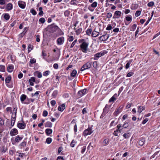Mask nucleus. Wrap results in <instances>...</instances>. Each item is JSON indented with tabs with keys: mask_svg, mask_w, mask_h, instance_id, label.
I'll use <instances>...</instances> for the list:
<instances>
[{
	"mask_svg": "<svg viewBox=\"0 0 160 160\" xmlns=\"http://www.w3.org/2000/svg\"><path fill=\"white\" fill-rule=\"evenodd\" d=\"M89 44V41L88 38L81 39V51L86 53L88 50Z\"/></svg>",
	"mask_w": 160,
	"mask_h": 160,
	"instance_id": "f257e3e1",
	"label": "nucleus"
},
{
	"mask_svg": "<svg viewBox=\"0 0 160 160\" xmlns=\"http://www.w3.org/2000/svg\"><path fill=\"white\" fill-rule=\"evenodd\" d=\"M23 138V136H20L19 135H18L14 138H12L11 139V140L12 144L14 145L16 143H19L21 140H22Z\"/></svg>",
	"mask_w": 160,
	"mask_h": 160,
	"instance_id": "f03ea898",
	"label": "nucleus"
},
{
	"mask_svg": "<svg viewBox=\"0 0 160 160\" xmlns=\"http://www.w3.org/2000/svg\"><path fill=\"white\" fill-rule=\"evenodd\" d=\"M17 126L18 128L21 129H24L26 127V123L25 122L23 118L21 121H19L17 124Z\"/></svg>",
	"mask_w": 160,
	"mask_h": 160,
	"instance_id": "7ed1b4c3",
	"label": "nucleus"
},
{
	"mask_svg": "<svg viewBox=\"0 0 160 160\" xmlns=\"http://www.w3.org/2000/svg\"><path fill=\"white\" fill-rule=\"evenodd\" d=\"M49 32H55L58 29V27L54 23L49 25L48 27Z\"/></svg>",
	"mask_w": 160,
	"mask_h": 160,
	"instance_id": "20e7f679",
	"label": "nucleus"
},
{
	"mask_svg": "<svg viewBox=\"0 0 160 160\" xmlns=\"http://www.w3.org/2000/svg\"><path fill=\"white\" fill-rule=\"evenodd\" d=\"M12 79V77L11 75H9L5 79V82L6 85L7 87L9 88H12V85H9V83L10 82Z\"/></svg>",
	"mask_w": 160,
	"mask_h": 160,
	"instance_id": "39448f33",
	"label": "nucleus"
},
{
	"mask_svg": "<svg viewBox=\"0 0 160 160\" xmlns=\"http://www.w3.org/2000/svg\"><path fill=\"white\" fill-rule=\"evenodd\" d=\"M65 41V38L63 37H61L58 38L56 41L57 44L58 45H62Z\"/></svg>",
	"mask_w": 160,
	"mask_h": 160,
	"instance_id": "423d86ee",
	"label": "nucleus"
},
{
	"mask_svg": "<svg viewBox=\"0 0 160 160\" xmlns=\"http://www.w3.org/2000/svg\"><path fill=\"white\" fill-rule=\"evenodd\" d=\"M92 64L90 62H88L83 66L81 68V71H83L85 70L90 68Z\"/></svg>",
	"mask_w": 160,
	"mask_h": 160,
	"instance_id": "0eeeda50",
	"label": "nucleus"
},
{
	"mask_svg": "<svg viewBox=\"0 0 160 160\" xmlns=\"http://www.w3.org/2000/svg\"><path fill=\"white\" fill-rule=\"evenodd\" d=\"M93 132L91 128H88L83 132V135L84 136L91 134Z\"/></svg>",
	"mask_w": 160,
	"mask_h": 160,
	"instance_id": "6e6552de",
	"label": "nucleus"
},
{
	"mask_svg": "<svg viewBox=\"0 0 160 160\" xmlns=\"http://www.w3.org/2000/svg\"><path fill=\"white\" fill-rule=\"evenodd\" d=\"M110 108V107L109 105L108 104L106 105L105 107L103 109V112L102 114V116L105 115L106 114L109 112Z\"/></svg>",
	"mask_w": 160,
	"mask_h": 160,
	"instance_id": "1a4fd4ad",
	"label": "nucleus"
},
{
	"mask_svg": "<svg viewBox=\"0 0 160 160\" xmlns=\"http://www.w3.org/2000/svg\"><path fill=\"white\" fill-rule=\"evenodd\" d=\"M18 133V130L15 128L12 129L10 132V135L11 136H15L17 135Z\"/></svg>",
	"mask_w": 160,
	"mask_h": 160,
	"instance_id": "9d476101",
	"label": "nucleus"
},
{
	"mask_svg": "<svg viewBox=\"0 0 160 160\" xmlns=\"http://www.w3.org/2000/svg\"><path fill=\"white\" fill-rule=\"evenodd\" d=\"M78 24V22H76L74 24V29L76 30V34L77 35L79 34L80 33V28L78 27V26L77 25Z\"/></svg>",
	"mask_w": 160,
	"mask_h": 160,
	"instance_id": "9b49d317",
	"label": "nucleus"
},
{
	"mask_svg": "<svg viewBox=\"0 0 160 160\" xmlns=\"http://www.w3.org/2000/svg\"><path fill=\"white\" fill-rule=\"evenodd\" d=\"M19 7L21 8L24 9L26 7V3L25 2L22 1H19L18 2Z\"/></svg>",
	"mask_w": 160,
	"mask_h": 160,
	"instance_id": "f8f14e48",
	"label": "nucleus"
},
{
	"mask_svg": "<svg viewBox=\"0 0 160 160\" xmlns=\"http://www.w3.org/2000/svg\"><path fill=\"white\" fill-rule=\"evenodd\" d=\"M125 20L127 22L125 21V23L126 25H128L132 21V18L131 16H127L125 17Z\"/></svg>",
	"mask_w": 160,
	"mask_h": 160,
	"instance_id": "ddd939ff",
	"label": "nucleus"
},
{
	"mask_svg": "<svg viewBox=\"0 0 160 160\" xmlns=\"http://www.w3.org/2000/svg\"><path fill=\"white\" fill-rule=\"evenodd\" d=\"M121 12L119 11H116L114 12V15L113 16V18H119L121 15Z\"/></svg>",
	"mask_w": 160,
	"mask_h": 160,
	"instance_id": "4468645a",
	"label": "nucleus"
},
{
	"mask_svg": "<svg viewBox=\"0 0 160 160\" xmlns=\"http://www.w3.org/2000/svg\"><path fill=\"white\" fill-rule=\"evenodd\" d=\"M109 36L106 34L103 35L99 38V39L101 41H106L108 38Z\"/></svg>",
	"mask_w": 160,
	"mask_h": 160,
	"instance_id": "2eb2a0df",
	"label": "nucleus"
},
{
	"mask_svg": "<svg viewBox=\"0 0 160 160\" xmlns=\"http://www.w3.org/2000/svg\"><path fill=\"white\" fill-rule=\"evenodd\" d=\"M122 107L120 106L118 108H117L114 113V115L117 116L122 111Z\"/></svg>",
	"mask_w": 160,
	"mask_h": 160,
	"instance_id": "dca6fc26",
	"label": "nucleus"
},
{
	"mask_svg": "<svg viewBox=\"0 0 160 160\" xmlns=\"http://www.w3.org/2000/svg\"><path fill=\"white\" fill-rule=\"evenodd\" d=\"M14 69V66L12 64L8 65L7 68V71L9 72H12Z\"/></svg>",
	"mask_w": 160,
	"mask_h": 160,
	"instance_id": "f3484780",
	"label": "nucleus"
},
{
	"mask_svg": "<svg viewBox=\"0 0 160 160\" xmlns=\"http://www.w3.org/2000/svg\"><path fill=\"white\" fill-rule=\"evenodd\" d=\"M34 75L36 76L38 78H41L42 77V75L41 72L38 71H36L34 72Z\"/></svg>",
	"mask_w": 160,
	"mask_h": 160,
	"instance_id": "a211bd4d",
	"label": "nucleus"
},
{
	"mask_svg": "<svg viewBox=\"0 0 160 160\" xmlns=\"http://www.w3.org/2000/svg\"><path fill=\"white\" fill-rule=\"evenodd\" d=\"M145 140L144 138H142L138 142V145L140 146H142L145 143Z\"/></svg>",
	"mask_w": 160,
	"mask_h": 160,
	"instance_id": "6ab92c4d",
	"label": "nucleus"
},
{
	"mask_svg": "<svg viewBox=\"0 0 160 160\" xmlns=\"http://www.w3.org/2000/svg\"><path fill=\"white\" fill-rule=\"evenodd\" d=\"M65 108V103H63L61 105L58 106V110L61 112H62Z\"/></svg>",
	"mask_w": 160,
	"mask_h": 160,
	"instance_id": "aec40b11",
	"label": "nucleus"
},
{
	"mask_svg": "<svg viewBox=\"0 0 160 160\" xmlns=\"http://www.w3.org/2000/svg\"><path fill=\"white\" fill-rule=\"evenodd\" d=\"M27 142L25 140H23L19 144V147L21 149L23 148L26 146L27 145Z\"/></svg>",
	"mask_w": 160,
	"mask_h": 160,
	"instance_id": "412c9836",
	"label": "nucleus"
},
{
	"mask_svg": "<svg viewBox=\"0 0 160 160\" xmlns=\"http://www.w3.org/2000/svg\"><path fill=\"white\" fill-rule=\"evenodd\" d=\"M34 99L33 98H27V100H26V101L24 102V103L25 104H29L30 103V101L31 102H33L34 101Z\"/></svg>",
	"mask_w": 160,
	"mask_h": 160,
	"instance_id": "4be33fe9",
	"label": "nucleus"
},
{
	"mask_svg": "<svg viewBox=\"0 0 160 160\" xmlns=\"http://www.w3.org/2000/svg\"><path fill=\"white\" fill-rule=\"evenodd\" d=\"M27 96L24 94L20 96V100L22 102L24 103L23 102L27 98Z\"/></svg>",
	"mask_w": 160,
	"mask_h": 160,
	"instance_id": "5701e85b",
	"label": "nucleus"
},
{
	"mask_svg": "<svg viewBox=\"0 0 160 160\" xmlns=\"http://www.w3.org/2000/svg\"><path fill=\"white\" fill-rule=\"evenodd\" d=\"M13 5L11 3H9L7 4L6 6V9L8 11H9L12 9Z\"/></svg>",
	"mask_w": 160,
	"mask_h": 160,
	"instance_id": "b1692460",
	"label": "nucleus"
},
{
	"mask_svg": "<svg viewBox=\"0 0 160 160\" xmlns=\"http://www.w3.org/2000/svg\"><path fill=\"white\" fill-rule=\"evenodd\" d=\"M145 107L144 106H141L138 107V112L140 114L143 110L145 109Z\"/></svg>",
	"mask_w": 160,
	"mask_h": 160,
	"instance_id": "393cba45",
	"label": "nucleus"
},
{
	"mask_svg": "<svg viewBox=\"0 0 160 160\" xmlns=\"http://www.w3.org/2000/svg\"><path fill=\"white\" fill-rule=\"evenodd\" d=\"M130 122V120H128L126 121L125 122H124V124L123 125H122V128H127Z\"/></svg>",
	"mask_w": 160,
	"mask_h": 160,
	"instance_id": "a878e982",
	"label": "nucleus"
},
{
	"mask_svg": "<svg viewBox=\"0 0 160 160\" xmlns=\"http://www.w3.org/2000/svg\"><path fill=\"white\" fill-rule=\"evenodd\" d=\"M45 132L47 135L49 136L50 134L52 133V130L51 129L47 128L45 130Z\"/></svg>",
	"mask_w": 160,
	"mask_h": 160,
	"instance_id": "bb28decb",
	"label": "nucleus"
},
{
	"mask_svg": "<svg viewBox=\"0 0 160 160\" xmlns=\"http://www.w3.org/2000/svg\"><path fill=\"white\" fill-rule=\"evenodd\" d=\"M138 7V5L137 4H132L131 6V8L132 10H135L137 9Z\"/></svg>",
	"mask_w": 160,
	"mask_h": 160,
	"instance_id": "cd10ccee",
	"label": "nucleus"
},
{
	"mask_svg": "<svg viewBox=\"0 0 160 160\" xmlns=\"http://www.w3.org/2000/svg\"><path fill=\"white\" fill-rule=\"evenodd\" d=\"M16 119V117L15 116L14 117H13V115L12 116L11 121V126L13 127L15 124V120Z\"/></svg>",
	"mask_w": 160,
	"mask_h": 160,
	"instance_id": "c85d7f7f",
	"label": "nucleus"
},
{
	"mask_svg": "<svg viewBox=\"0 0 160 160\" xmlns=\"http://www.w3.org/2000/svg\"><path fill=\"white\" fill-rule=\"evenodd\" d=\"M58 33V36H61L64 35V32L61 29L58 28V29L57 30Z\"/></svg>",
	"mask_w": 160,
	"mask_h": 160,
	"instance_id": "c756f323",
	"label": "nucleus"
},
{
	"mask_svg": "<svg viewBox=\"0 0 160 160\" xmlns=\"http://www.w3.org/2000/svg\"><path fill=\"white\" fill-rule=\"evenodd\" d=\"M52 124L50 122L48 121L45 123V127L51 128L52 127Z\"/></svg>",
	"mask_w": 160,
	"mask_h": 160,
	"instance_id": "7c9ffc66",
	"label": "nucleus"
},
{
	"mask_svg": "<svg viewBox=\"0 0 160 160\" xmlns=\"http://www.w3.org/2000/svg\"><path fill=\"white\" fill-rule=\"evenodd\" d=\"M103 53H98L94 55L95 58H94V60H97V58H99L102 56Z\"/></svg>",
	"mask_w": 160,
	"mask_h": 160,
	"instance_id": "2f4dec72",
	"label": "nucleus"
},
{
	"mask_svg": "<svg viewBox=\"0 0 160 160\" xmlns=\"http://www.w3.org/2000/svg\"><path fill=\"white\" fill-rule=\"evenodd\" d=\"M58 91L57 90H54L52 94V97L53 98H55L58 94Z\"/></svg>",
	"mask_w": 160,
	"mask_h": 160,
	"instance_id": "473e14b6",
	"label": "nucleus"
},
{
	"mask_svg": "<svg viewBox=\"0 0 160 160\" xmlns=\"http://www.w3.org/2000/svg\"><path fill=\"white\" fill-rule=\"evenodd\" d=\"M99 33L98 32H97L95 31H94L92 32V36L93 37H96L98 36Z\"/></svg>",
	"mask_w": 160,
	"mask_h": 160,
	"instance_id": "72a5a7b5",
	"label": "nucleus"
},
{
	"mask_svg": "<svg viewBox=\"0 0 160 160\" xmlns=\"http://www.w3.org/2000/svg\"><path fill=\"white\" fill-rule=\"evenodd\" d=\"M5 71V67L4 65H0V72H4Z\"/></svg>",
	"mask_w": 160,
	"mask_h": 160,
	"instance_id": "f704fd0d",
	"label": "nucleus"
},
{
	"mask_svg": "<svg viewBox=\"0 0 160 160\" xmlns=\"http://www.w3.org/2000/svg\"><path fill=\"white\" fill-rule=\"evenodd\" d=\"M77 73V71L76 70H73L71 73V76L72 77H75Z\"/></svg>",
	"mask_w": 160,
	"mask_h": 160,
	"instance_id": "c9c22d12",
	"label": "nucleus"
},
{
	"mask_svg": "<svg viewBox=\"0 0 160 160\" xmlns=\"http://www.w3.org/2000/svg\"><path fill=\"white\" fill-rule=\"evenodd\" d=\"M70 12L69 10H67L64 12V15L65 17H68L70 15Z\"/></svg>",
	"mask_w": 160,
	"mask_h": 160,
	"instance_id": "e433bc0d",
	"label": "nucleus"
},
{
	"mask_svg": "<svg viewBox=\"0 0 160 160\" xmlns=\"http://www.w3.org/2000/svg\"><path fill=\"white\" fill-rule=\"evenodd\" d=\"M109 143V139L108 138H106L103 141V143L104 146L107 145Z\"/></svg>",
	"mask_w": 160,
	"mask_h": 160,
	"instance_id": "4c0bfd02",
	"label": "nucleus"
},
{
	"mask_svg": "<svg viewBox=\"0 0 160 160\" xmlns=\"http://www.w3.org/2000/svg\"><path fill=\"white\" fill-rule=\"evenodd\" d=\"M4 125V120L0 117V126L2 127Z\"/></svg>",
	"mask_w": 160,
	"mask_h": 160,
	"instance_id": "58836bf2",
	"label": "nucleus"
},
{
	"mask_svg": "<svg viewBox=\"0 0 160 160\" xmlns=\"http://www.w3.org/2000/svg\"><path fill=\"white\" fill-rule=\"evenodd\" d=\"M4 18V19L6 20H8L10 18V16L8 13H5L3 14Z\"/></svg>",
	"mask_w": 160,
	"mask_h": 160,
	"instance_id": "ea45409f",
	"label": "nucleus"
},
{
	"mask_svg": "<svg viewBox=\"0 0 160 160\" xmlns=\"http://www.w3.org/2000/svg\"><path fill=\"white\" fill-rule=\"evenodd\" d=\"M52 141V139L51 138H47L46 141V142L48 144H50L51 143Z\"/></svg>",
	"mask_w": 160,
	"mask_h": 160,
	"instance_id": "a19ab883",
	"label": "nucleus"
},
{
	"mask_svg": "<svg viewBox=\"0 0 160 160\" xmlns=\"http://www.w3.org/2000/svg\"><path fill=\"white\" fill-rule=\"evenodd\" d=\"M87 91V90L86 88L81 90V93H82V95L81 94V97L83 95H84L86 93Z\"/></svg>",
	"mask_w": 160,
	"mask_h": 160,
	"instance_id": "79ce46f5",
	"label": "nucleus"
},
{
	"mask_svg": "<svg viewBox=\"0 0 160 160\" xmlns=\"http://www.w3.org/2000/svg\"><path fill=\"white\" fill-rule=\"evenodd\" d=\"M78 3L79 2L77 1L76 0H71L70 3L71 4L77 5Z\"/></svg>",
	"mask_w": 160,
	"mask_h": 160,
	"instance_id": "37998d69",
	"label": "nucleus"
},
{
	"mask_svg": "<svg viewBox=\"0 0 160 160\" xmlns=\"http://www.w3.org/2000/svg\"><path fill=\"white\" fill-rule=\"evenodd\" d=\"M50 73V71L49 70L46 71L43 73V75L44 76H47Z\"/></svg>",
	"mask_w": 160,
	"mask_h": 160,
	"instance_id": "c03bdc74",
	"label": "nucleus"
},
{
	"mask_svg": "<svg viewBox=\"0 0 160 160\" xmlns=\"http://www.w3.org/2000/svg\"><path fill=\"white\" fill-rule=\"evenodd\" d=\"M136 27L137 24H134L132 26V27L130 29V30L132 31H134L136 29Z\"/></svg>",
	"mask_w": 160,
	"mask_h": 160,
	"instance_id": "a18cd8bd",
	"label": "nucleus"
},
{
	"mask_svg": "<svg viewBox=\"0 0 160 160\" xmlns=\"http://www.w3.org/2000/svg\"><path fill=\"white\" fill-rule=\"evenodd\" d=\"M92 31V29L91 28H88L86 31L87 34L88 35H90Z\"/></svg>",
	"mask_w": 160,
	"mask_h": 160,
	"instance_id": "49530a36",
	"label": "nucleus"
},
{
	"mask_svg": "<svg viewBox=\"0 0 160 160\" xmlns=\"http://www.w3.org/2000/svg\"><path fill=\"white\" fill-rule=\"evenodd\" d=\"M153 11L152 12V13L151 15V17L150 18L148 19V21L146 22L145 23V24L144 26H146L147 25L148 23H149L150 21L151 20V19H152V17L153 15Z\"/></svg>",
	"mask_w": 160,
	"mask_h": 160,
	"instance_id": "de8ad7c7",
	"label": "nucleus"
},
{
	"mask_svg": "<svg viewBox=\"0 0 160 160\" xmlns=\"http://www.w3.org/2000/svg\"><path fill=\"white\" fill-rule=\"evenodd\" d=\"M30 12L33 15H35L37 14V12L34 9H32L30 10Z\"/></svg>",
	"mask_w": 160,
	"mask_h": 160,
	"instance_id": "09e8293b",
	"label": "nucleus"
},
{
	"mask_svg": "<svg viewBox=\"0 0 160 160\" xmlns=\"http://www.w3.org/2000/svg\"><path fill=\"white\" fill-rule=\"evenodd\" d=\"M123 136L125 138H128L130 137L129 133H125L123 135Z\"/></svg>",
	"mask_w": 160,
	"mask_h": 160,
	"instance_id": "8fccbe9b",
	"label": "nucleus"
},
{
	"mask_svg": "<svg viewBox=\"0 0 160 160\" xmlns=\"http://www.w3.org/2000/svg\"><path fill=\"white\" fill-rule=\"evenodd\" d=\"M154 4V3L153 1L150 2L148 3L147 5L149 7H151L153 6Z\"/></svg>",
	"mask_w": 160,
	"mask_h": 160,
	"instance_id": "3c124183",
	"label": "nucleus"
},
{
	"mask_svg": "<svg viewBox=\"0 0 160 160\" xmlns=\"http://www.w3.org/2000/svg\"><path fill=\"white\" fill-rule=\"evenodd\" d=\"M45 22V18H42L39 19V22H41L42 24L43 23Z\"/></svg>",
	"mask_w": 160,
	"mask_h": 160,
	"instance_id": "603ef678",
	"label": "nucleus"
},
{
	"mask_svg": "<svg viewBox=\"0 0 160 160\" xmlns=\"http://www.w3.org/2000/svg\"><path fill=\"white\" fill-rule=\"evenodd\" d=\"M97 6V3L96 2H93L92 4L91 5V6L93 8H95Z\"/></svg>",
	"mask_w": 160,
	"mask_h": 160,
	"instance_id": "864d4df0",
	"label": "nucleus"
},
{
	"mask_svg": "<svg viewBox=\"0 0 160 160\" xmlns=\"http://www.w3.org/2000/svg\"><path fill=\"white\" fill-rule=\"evenodd\" d=\"M141 13V11H137L135 13V15L136 17H138L140 15Z\"/></svg>",
	"mask_w": 160,
	"mask_h": 160,
	"instance_id": "5fc2aeb1",
	"label": "nucleus"
},
{
	"mask_svg": "<svg viewBox=\"0 0 160 160\" xmlns=\"http://www.w3.org/2000/svg\"><path fill=\"white\" fill-rule=\"evenodd\" d=\"M48 115V112L46 110L43 111L42 113V116L43 117H46Z\"/></svg>",
	"mask_w": 160,
	"mask_h": 160,
	"instance_id": "6e6d98bb",
	"label": "nucleus"
},
{
	"mask_svg": "<svg viewBox=\"0 0 160 160\" xmlns=\"http://www.w3.org/2000/svg\"><path fill=\"white\" fill-rule=\"evenodd\" d=\"M52 106L53 107L56 104V102L55 100H52L50 102Z\"/></svg>",
	"mask_w": 160,
	"mask_h": 160,
	"instance_id": "4d7b16f0",
	"label": "nucleus"
},
{
	"mask_svg": "<svg viewBox=\"0 0 160 160\" xmlns=\"http://www.w3.org/2000/svg\"><path fill=\"white\" fill-rule=\"evenodd\" d=\"M122 128L121 124H120L118 125L117 126V128L118 129L115 130V131H117V132H118L120 131V128Z\"/></svg>",
	"mask_w": 160,
	"mask_h": 160,
	"instance_id": "13d9d810",
	"label": "nucleus"
},
{
	"mask_svg": "<svg viewBox=\"0 0 160 160\" xmlns=\"http://www.w3.org/2000/svg\"><path fill=\"white\" fill-rule=\"evenodd\" d=\"M73 39L74 38L73 36H70L69 37L68 40L69 42H72L73 40Z\"/></svg>",
	"mask_w": 160,
	"mask_h": 160,
	"instance_id": "bf43d9fd",
	"label": "nucleus"
},
{
	"mask_svg": "<svg viewBox=\"0 0 160 160\" xmlns=\"http://www.w3.org/2000/svg\"><path fill=\"white\" fill-rule=\"evenodd\" d=\"M28 52H30L32 49V48L31 47V44H29L28 47Z\"/></svg>",
	"mask_w": 160,
	"mask_h": 160,
	"instance_id": "052dcab7",
	"label": "nucleus"
},
{
	"mask_svg": "<svg viewBox=\"0 0 160 160\" xmlns=\"http://www.w3.org/2000/svg\"><path fill=\"white\" fill-rule=\"evenodd\" d=\"M29 82H30V81H32V82H35V78L34 77H32L30 78V79H29L28 80Z\"/></svg>",
	"mask_w": 160,
	"mask_h": 160,
	"instance_id": "680f3d73",
	"label": "nucleus"
},
{
	"mask_svg": "<svg viewBox=\"0 0 160 160\" xmlns=\"http://www.w3.org/2000/svg\"><path fill=\"white\" fill-rule=\"evenodd\" d=\"M87 108H84L82 110V113L83 114H86L87 113Z\"/></svg>",
	"mask_w": 160,
	"mask_h": 160,
	"instance_id": "e2e57ef3",
	"label": "nucleus"
},
{
	"mask_svg": "<svg viewBox=\"0 0 160 160\" xmlns=\"http://www.w3.org/2000/svg\"><path fill=\"white\" fill-rule=\"evenodd\" d=\"M116 100V98L112 96L109 100V102H114Z\"/></svg>",
	"mask_w": 160,
	"mask_h": 160,
	"instance_id": "0e129e2a",
	"label": "nucleus"
},
{
	"mask_svg": "<svg viewBox=\"0 0 160 160\" xmlns=\"http://www.w3.org/2000/svg\"><path fill=\"white\" fill-rule=\"evenodd\" d=\"M36 62V60L34 58L31 59L30 60V62L31 64L35 63Z\"/></svg>",
	"mask_w": 160,
	"mask_h": 160,
	"instance_id": "69168bd1",
	"label": "nucleus"
},
{
	"mask_svg": "<svg viewBox=\"0 0 160 160\" xmlns=\"http://www.w3.org/2000/svg\"><path fill=\"white\" fill-rule=\"evenodd\" d=\"M112 28V27L111 25L110 24H108V25L107 27L106 28V30H111Z\"/></svg>",
	"mask_w": 160,
	"mask_h": 160,
	"instance_id": "338daca9",
	"label": "nucleus"
},
{
	"mask_svg": "<svg viewBox=\"0 0 160 160\" xmlns=\"http://www.w3.org/2000/svg\"><path fill=\"white\" fill-rule=\"evenodd\" d=\"M133 74V73L132 72H129L127 74V77H130L132 76Z\"/></svg>",
	"mask_w": 160,
	"mask_h": 160,
	"instance_id": "774afa93",
	"label": "nucleus"
}]
</instances>
